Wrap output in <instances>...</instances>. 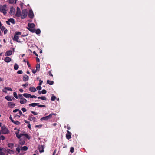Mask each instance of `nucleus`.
<instances>
[{"label": "nucleus", "mask_w": 155, "mask_h": 155, "mask_svg": "<svg viewBox=\"0 0 155 155\" xmlns=\"http://www.w3.org/2000/svg\"><path fill=\"white\" fill-rule=\"evenodd\" d=\"M53 115H56V114L54 113H51L48 116L43 117L40 119L41 121L45 120L47 121L49 119L51 118Z\"/></svg>", "instance_id": "f257e3e1"}, {"label": "nucleus", "mask_w": 155, "mask_h": 155, "mask_svg": "<svg viewBox=\"0 0 155 155\" xmlns=\"http://www.w3.org/2000/svg\"><path fill=\"white\" fill-rule=\"evenodd\" d=\"M21 32H16L14 35V37L13 38V40L14 41H16L17 42H20V41L18 40L19 39V37L18 36V35H21Z\"/></svg>", "instance_id": "f03ea898"}, {"label": "nucleus", "mask_w": 155, "mask_h": 155, "mask_svg": "<svg viewBox=\"0 0 155 155\" xmlns=\"http://www.w3.org/2000/svg\"><path fill=\"white\" fill-rule=\"evenodd\" d=\"M28 15V11L26 9H25L22 10L21 14L20 16L21 19L25 18Z\"/></svg>", "instance_id": "7ed1b4c3"}, {"label": "nucleus", "mask_w": 155, "mask_h": 155, "mask_svg": "<svg viewBox=\"0 0 155 155\" xmlns=\"http://www.w3.org/2000/svg\"><path fill=\"white\" fill-rule=\"evenodd\" d=\"M9 130L5 126H3L1 127V134H7L9 133Z\"/></svg>", "instance_id": "20e7f679"}, {"label": "nucleus", "mask_w": 155, "mask_h": 155, "mask_svg": "<svg viewBox=\"0 0 155 155\" xmlns=\"http://www.w3.org/2000/svg\"><path fill=\"white\" fill-rule=\"evenodd\" d=\"M28 16L30 18L32 19L33 18L34 15L32 10H30L29 11Z\"/></svg>", "instance_id": "39448f33"}, {"label": "nucleus", "mask_w": 155, "mask_h": 155, "mask_svg": "<svg viewBox=\"0 0 155 155\" xmlns=\"http://www.w3.org/2000/svg\"><path fill=\"white\" fill-rule=\"evenodd\" d=\"M67 134L66 136L67 139L69 140L71 137V133L68 130H67Z\"/></svg>", "instance_id": "423d86ee"}, {"label": "nucleus", "mask_w": 155, "mask_h": 155, "mask_svg": "<svg viewBox=\"0 0 155 155\" xmlns=\"http://www.w3.org/2000/svg\"><path fill=\"white\" fill-rule=\"evenodd\" d=\"M6 23L8 25H10V22H11L13 24L15 23L14 19L12 18L9 19L8 20V21H6Z\"/></svg>", "instance_id": "0eeeda50"}, {"label": "nucleus", "mask_w": 155, "mask_h": 155, "mask_svg": "<svg viewBox=\"0 0 155 155\" xmlns=\"http://www.w3.org/2000/svg\"><path fill=\"white\" fill-rule=\"evenodd\" d=\"M15 9L12 6L10 8L9 13L11 15H14L15 13Z\"/></svg>", "instance_id": "6e6552de"}, {"label": "nucleus", "mask_w": 155, "mask_h": 155, "mask_svg": "<svg viewBox=\"0 0 155 155\" xmlns=\"http://www.w3.org/2000/svg\"><path fill=\"white\" fill-rule=\"evenodd\" d=\"M38 148L39 151L40 153H42L44 151V145H39L38 147Z\"/></svg>", "instance_id": "1a4fd4ad"}, {"label": "nucleus", "mask_w": 155, "mask_h": 155, "mask_svg": "<svg viewBox=\"0 0 155 155\" xmlns=\"http://www.w3.org/2000/svg\"><path fill=\"white\" fill-rule=\"evenodd\" d=\"M8 105L10 108H12L15 106V104L13 102H8Z\"/></svg>", "instance_id": "9d476101"}, {"label": "nucleus", "mask_w": 155, "mask_h": 155, "mask_svg": "<svg viewBox=\"0 0 155 155\" xmlns=\"http://www.w3.org/2000/svg\"><path fill=\"white\" fill-rule=\"evenodd\" d=\"M28 119L30 121L33 120L34 122L35 121V118L32 114L29 115Z\"/></svg>", "instance_id": "9b49d317"}, {"label": "nucleus", "mask_w": 155, "mask_h": 155, "mask_svg": "<svg viewBox=\"0 0 155 155\" xmlns=\"http://www.w3.org/2000/svg\"><path fill=\"white\" fill-rule=\"evenodd\" d=\"M29 79L28 76L26 75H25L23 76V81L26 82L28 81Z\"/></svg>", "instance_id": "f8f14e48"}, {"label": "nucleus", "mask_w": 155, "mask_h": 155, "mask_svg": "<svg viewBox=\"0 0 155 155\" xmlns=\"http://www.w3.org/2000/svg\"><path fill=\"white\" fill-rule=\"evenodd\" d=\"M29 90L31 92H35L36 91V89L35 87L32 86L30 87L29 88Z\"/></svg>", "instance_id": "ddd939ff"}, {"label": "nucleus", "mask_w": 155, "mask_h": 155, "mask_svg": "<svg viewBox=\"0 0 155 155\" xmlns=\"http://www.w3.org/2000/svg\"><path fill=\"white\" fill-rule=\"evenodd\" d=\"M27 102V101L26 99L24 98H23L21 99H20V103L21 104H24L26 103Z\"/></svg>", "instance_id": "4468645a"}, {"label": "nucleus", "mask_w": 155, "mask_h": 155, "mask_svg": "<svg viewBox=\"0 0 155 155\" xmlns=\"http://www.w3.org/2000/svg\"><path fill=\"white\" fill-rule=\"evenodd\" d=\"M25 143V139H23L22 138H21L20 140L19 141V143L21 145H23Z\"/></svg>", "instance_id": "2eb2a0df"}, {"label": "nucleus", "mask_w": 155, "mask_h": 155, "mask_svg": "<svg viewBox=\"0 0 155 155\" xmlns=\"http://www.w3.org/2000/svg\"><path fill=\"white\" fill-rule=\"evenodd\" d=\"M23 95L26 98H31V95L27 93H24Z\"/></svg>", "instance_id": "dca6fc26"}, {"label": "nucleus", "mask_w": 155, "mask_h": 155, "mask_svg": "<svg viewBox=\"0 0 155 155\" xmlns=\"http://www.w3.org/2000/svg\"><path fill=\"white\" fill-rule=\"evenodd\" d=\"M28 26L29 27V28H33L35 27V25L33 23H28Z\"/></svg>", "instance_id": "f3484780"}, {"label": "nucleus", "mask_w": 155, "mask_h": 155, "mask_svg": "<svg viewBox=\"0 0 155 155\" xmlns=\"http://www.w3.org/2000/svg\"><path fill=\"white\" fill-rule=\"evenodd\" d=\"M11 60V58L9 57H6L5 58L4 61L5 62L8 63Z\"/></svg>", "instance_id": "a211bd4d"}, {"label": "nucleus", "mask_w": 155, "mask_h": 155, "mask_svg": "<svg viewBox=\"0 0 155 155\" xmlns=\"http://www.w3.org/2000/svg\"><path fill=\"white\" fill-rule=\"evenodd\" d=\"M39 103H32L31 104H29V106L30 107L32 106L33 107H35L36 106L38 105Z\"/></svg>", "instance_id": "6ab92c4d"}, {"label": "nucleus", "mask_w": 155, "mask_h": 155, "mask_svg": "<svg viewBox=\"0 0 155 155\" xmlns=\"http://www.w3.org/2000/svg\"><path fill=\"white\" fill-rule=\"evenodd\" d=\"M47 82L48 84L50 85H52L54 83V82L53 81H50L49 80H47Z\"/></svg>", "instance_id": "aec40b11"}, {"label": "nucleus", "mask_w": 155, "mask_h": 155, "mask_svg": "<svg viewBox=\"0 0 155 155\" xmlns=\"http://www.w3.org/2000/svg\"><path fill=\"white\" fill-rule=\"evenodd\" d=\"M24 135V134H18V133H16V136L18 138L20 139V138L22 136H23Z\"/></svg>", "instance_id": "412c9836"}, {"label": "nucleus", "mask_w": 155, "mask_h": 155, "mask_svg": "<svg viewBox=\"0 0 155 155\" xmlns=\"http://www.w3.org/2000/svg\"><path fill=\"white\" fill-rule=\"evenodd\" d=\"M5 98L9 101H12V97H11L9 96L8 95L6 96L5 97Z\"/></svg>", "instance_id": "4be33fe9"}, {"label": "nucleus", "mask_w": 155, "mask_h": 155, "mask_svg": "<svg viewBox=\"0 0 155 155\" xmlns=\"http://www.w3.org/2000/svg\"><path fill=\"white\" fill-rule=\"evenodd\" d=\"M21 16V12H16L15 16L18 17H20Z\"/></svg>", "instance_id": "5701e85b"}, {"label": "nucleus", "mask_w": 155, "mask_h": 155, "mask_svg": "<svg viewBox=\"0 0 155 155\" xmlns=\"http://www.w3.org/2000/svg\"><path fill=\"white\" fill-rule=\"evenodd\" d=\"M1 12H2L4 15H5L7 13L6 10L4 9L3 8H1Z\"/></svg>", "instance_id": "b1692460"}, {"label": "nucleus", "mask_w": 155, "mask_h": 155, "mask_svg": "<svg viewBox=\"0 0 155 155\" xmlns=\"http://www.w3.org/2000/svg\"><path fill=\"white\" fill-rule=\"evenodd\" d=\"M12 51L11 50H9L7 51L6 55L7 56H10L12 55Z\"/></svg>", "instance_id": "393cba45"}, {"label": "nucleus", "mask_w": 155, "mask_h": 155, "mask_svg": "<svg viewBox=\"0 0 155 155\" xmlns=\"http://www.w3.org/2000/svg\"><path fill=\"white\" fill-rule=\"evenodd\" d=\"M12 122L14 123L15 124L18 125L20 124L21 123L20 122L18 121H15L14 120H12Z\"/></svg>", "instance_id": "a878e982"}, {"label": "nucleus", "mask_w": 155, "mask_h": 155, "mask_svg": "<svg viewBox=\"0 0 155 155\" xmlns=\"http://www.w3.org/2000/svg\"><path fill=\"white\" fill-rule=\"evenodd\" d=\"M17 0H9V2L10 4H15Z\"/></svg>", "instance_id": "bb28decb"}, {"label": "nucleus", "mask_w": 155, "mask_h": 155, "mask_svg": "<svg viewBox=\"0 0 155 155\" xmlns=\"http://www.w3.org/2000/svg\"><path fill=\"white\" fill-rule=\"evenodd\" d=\"M38 99H41L43 100H46L47 98L45 96L39 97H38Z\"/></svg>", "instance_id": "cd10ccee"}, {"label": "nucleus", "mask_w": 155, "mask_h": 155, "mask_svg": "<svg viewBox=\"0 0 155 155\" xmlns=\"http://www.w3.org/2000/svg\"><path fill=\"white\" fill-rule=\"evenodd\" d=\"M27 29L31 32H35V29L33 28H27Z\"/></svg>", "instance_id": "c85d7f7f"}, {"label": "nucleus", "mask_w": 155, "mask_h": 155, "mask_svg": "<svg viewBox=\"0 0 155 155\" xmlns=\"http://www.w3.org/2000/svg\"><path fill=\"white\" fill-rule=\"evenodd\" d=\"M14 67L15 70H17L19 66L16 63H15L14 65Z\"/></svg>", "instance_id": "c756f323"}, {"label": "nucleus", "mask_w": 155, "mask_h": 155, "mask_svg": "<svg viewBox=\"0 0 155 155\" xmlns=\"http://www.w3.org/2000/svg\"><path fill=\"white\" fill-rule=\"evenodd\" d=\"M35 32L37 34H39L41 33V30L39 29H37L36 30L35 29Z\"/></svg>", "instance_id": "7c9ffc66"}, {"label": "nucleus", "mask_w": 155, "mask_h": 155, "mask_svg": "<svg viewBox=\"0 0 155 155\" xmlns=\"http://www.w3.org/2000/svg\"><path fill=\"white\" fill-rule=\"evenodd\" d=\"M23 136H25L28 139L30 138V137L27 134H24Z\"/></svg>", "instance_id": "2f4dec72"}, {"label": "nucleus", "mask_w": 155, "mask_h": 155, "mask_svg": "<svg viewBox=\"0 0 155 155\" xmlns=\"http://www.w3.org/2000/svg\"><path fill=\"white\" fill-rule=\"evenodd\" d=\"M27 150L28 147L26 146H23L21 149V150L24 151H26Z\"/></svg>", "instance_id": "473e14b6"}, {"label": "nucleus", "mask_w": 155, "mask_h": 155, "mask_svg": "<svg viewBox=\"0 0 155 155\" xmlns=\"http://www.w3.org/2000/svg\"><path fill=\"white\" fill-rule=\"evenodd\" d=\"M56 98V97L54 95H53L51 97V100L52 101H54Z\"/></svg>", "instance_id": "72a5a7b5"}, {"label": "nucleus", "mask_w": 155, "mask_h": 155, "mask_svg": "<svg viewBox=\"0 0 155 155\" xmlns=\"http://www.w3.org/2000/svg\"><path fill=\"white\" fill-rule=\"evenodd\" d=\"M36 70H39L40 68V65L39 64H38L36 67Z\"/></svg>", "instance_id": "f704fd0d"}, {"label": "nucleus", "mask_w": 155, "mask_h": 155, "mask_svg": "<svg viewBox=\"0 0 155 155\" xmlns=\"http://www.w3.org/2000/svg\"><path fill=\"white\" fill-rule=\"evenodd\" d=\"M42 127V125L41 124L39 125H36L35 126V128H40Z\"/></svg>", "instance_id": "c9c22d12"}, {"label": "nucleus", "mask_w": 155, "mask_h": 155, "mask_svg": "<svg viewBox=\"0 0 155 155\" xmlns=\"http://www.w3.org/2000/svg\"><path fill=\"white\" fill-rule=\"evenodd\" d=\"M13 147V144L12 143H9L8 144V147L12 149Z\"/></svg>", "instance_id": "e433bc0d"}, {"label": "nucleus", "mask_w": 155, "mask_h": 155, "mask_svg": "<svg viewBox=\"0 0 155 155\" xmlns=\"http://www.w3.org/2000/svg\"><path fill=\"white\" fill-rule=\"evenodd\" d=\"M23 94H19L18 95V97L20 99H21L24 98L22 96Z\"/></svg>", "instance_id": "4c0bfd02"}, {"label": "nucleus", "mask_w": 155, "mask_h": 155, "mask_svg": "<svg viewBox=\"0 0 155 155\" xmlns=\"http://www.w3.org/2000/svg\"><path fill=\"white\" fill-rule=\"evenodd\" d=\"M14 96L16 99L18 98V96H17V94L16 92H14L13 93Z\"/></svg>", "instance_id": "58836bf2"}, {"label": "nucleus", "mask_w": 155, "mask_h": 155, "mask_svg": "<svg viewBox=\"0 0 155 155\" xmlns=\"http://www.w3.org/2000/svg\"><path fill=\"white\" fill-rule=\"evenodd\" d=\"M47 93V91L45 89L42 90L41 91V93L43 94H45Z\"/></svg>", "instance_id": "ea45409f"}, {"label": "nucleus", "mask_w": 155, "mask_h": 155, "mask_svg": "<svg viewBox=\"0 0 155 155\" xmlns=\"http://www.w3.org/2000/svg\"><path fill=\"white\" fill-rule=\"evenodd\" d=\"M38 107H46V106L44 105H39L38 104V105H37Z\"/></svg>", "instance_id": "a19ab883"}, {"label": "nucleus", "mask_w": 155, "mask_h": 155, "mask_svg": "<svg viewBox=\"0 0 155 155\" xmlns=\"http://www.w3.org/2000/svg\"><path fill=\"white\" fill-rule=\"evenodd\" d=\"M74 151V148L73 147H71L70 148V152L71 153H73Z\"/></svg>", "instance_id": "79ce46f5"}, {"label": "nucleus", "mask_w": 155, "mask_h": 155, "mask_svg": "<svg viewBox=\"0 0 155 155\" xmlns=\"http://www.w3.org/2000/svg\"><path fill=\"white\" fill-rule=\"evenodd\" d=\"M36 88L37 89V90L39 91V90H41V89L42 87L40 86V85H39V86H37L36 87Z\"/></svg>", "instance_id": "37998d69"}, {"label": "nucleus", "mask_w": 155, "mask_h": 155, "mask_svg": "<svg viewBox=\"0 0 155 155\" xmlns=\"http://www.w3.org/2000/svg\"><path fill=\"white\" fill-rule=\"evenodd\" d=\"M16 150L19 153L20 152L21 149L19 147H17L16 148Z\"/></svg>", "instance_id": "c03bdc74"}, {"label": "nucleus", "mask_w": 155, "mask_h": 155, "mask_svg": "<svg viewBox=\"0 0 155 155\" xmlns=\"http://www.w3.org/2000/svg\"><path fill=\"white\" fill-rule=\"evenodd\" d=\"M28 85V82H27V83H26L25 84H23L22 86L23 87H26Z\"/></svg>", "instance_id": "a18cd8bd"}, {"label": "nucleus", "mask_w": 155, "mask_h": 155, "mask_svg": "<svg viewBox=\"0 0 155 155\" xmlns=\"http://www.w3.org/2000/svg\"><path fill=\"white\" fill-rule=\"evenodd\" d=\"M1 29L2 31L3 32L5 29H6V28L4 26H2V28H1Z\"/></svg>", "instance_id": "49530a36"}, {"label": "nucleus", "mask_w": 155, "mask_h": 155, "mask_svg": "<svg viewBox=\"0 0 155 155\" xmlns=\"http://www.w3.org/2000/svg\"><path fill=\"white\" fill-rule=\"evenodd\" d=\"M17 73L18 74H22L23 72L22 70H19L17 71Z\"/></svg>", "instance_id": "de8ad7c7"}, {"label": "nucleus", "mask_w": 155, "mask_h": 155, "mask_svg": "<svg viewBox=\"0 0 155 155\" xmlns=\"http://www.w3.org/2000/svg\"><path fill=\"white\" fill-rule=\"evenodd\" d=\"M5 139V137L3 135H1V140H3Z\"/></svg>", "instance_id": "09e8293b"}, {"label": "nucleus", "mask_w": 155, "mask_h": 155, "mask_svg": "<svg viewBox=\"0 0 155 155\" xmlns=\"http://www.w3.org/2000/svg\"><path fill=\"white\" fill-rule=\"evenodd\" d=\"M21 110L23 112H25L27 111L26 109L25 108H22L21 109Z\"/></svg>", "instance_id": "8fccbe9b"}, {"label": "nucleus", "mask_w": 155, "mask_h": 155, "mask_svg": "<svg viewBox=\"0 0 155 155\" xmlns=\"http://www.w3.org/2000/svg\"><path fill=\"white\" fill-rule=\"evenodd\" d=\"M19 110V109H15L13 111V112H14V113H15L18 111Z\"/></svg>", "instance_id": "3c124183"}, {"label": "nucleus", "mask_w": 155, "mask_h": 155, "mask_svg": "<svg viewBox=\"0 0 155 155\" xmlns=\"http://www.w3.org/2000/svg\"><path fill=\"white\" fill-rule=\"evenodd\" d=\"M49 75L50 76L53 77V74H52V73L51 72V71H50L48 72Z\"/></svg>", "instance_id": "603ef678"}, {"label": "nucleus", "mask_w": 155, "mask_h": 155, "mask_svg": "<svg viewBox=\"0 0 155 155\" xmlns=\"http://www.w3.org/2000/svg\"><path fill=\"white\" fill-rule=\"evenodd\" d=\"M31 113L33 114L34 115H37L38 114L37 113L33 111H31Z\"/></svg>", "instance_id": "864d4df0"}, {"label": "nucleus", "mask_w": 155, "mask_h": 155, "mask_svg": "<svg viewBox=\"0 0 155 155\" xmlns=\"http://www.w3.org/2000/svg\"><path fill=\"white\" fill-rule=\"evenodd\" d=\"M5 88L7 90H8L10 91H12V89L11 88H9L8 87H6Z\"/></svg>", "instance_id": "5fc2aeb1"}, {"label": "nucleus", "mask_w": 155, "mask_h": 155, "mask_svg": "<svg viewBox=\"0 0 155 155\" xmlns=\"http://www.w3.org/2000/svg\"><path fill=\"white\" fill-rule=\"evenodd\" d=\"M37 70H33L32 71V73L34 74H35L37 71Z\"/></svg>", "instance_id": "6e6d98bb"}, {"label": "nucleus", "mask_w": 155, "mask_h": 155, "mask_svg": "<svg viewBox=\"0 0 155 155\" xmlns=\"http://www.w3.org/2000/svg\"><path fill=\"white\" fill-rule=\"evenodd\" d=\"M36 61L37 62H40L39 59L37 57L36 58Z\"/></svg>", "instance_id": "4d7b16f0"}, {"label": "nucleus", "mask_w": 155, "mask_h": 155, "mask_svg": "<svg viewBox=\"0 0 155 155\" xmlns=\"http://www.w3.org/2000/svg\"><path fill=\"white\" fill-rule=\"evenodd\" d=\"M42 83H43V81L41 80H40L39 85H41L42 84Z\"/></svg>", "instance_id": "13d9d810"}, {"label": "nucleus", "mask_w": 155, "mask_h": 155, "mask_svg": "<svg viewBox=\"0 0 155 155\" xmlns=\"http://www.w3.org/2000/svg\"><path fill=\"white\" fill-rule=\"evenodd\" d=\"M2 91L3 92L6 93L7 92L6 89L5 88H4L2 90Z\"/></svg>", "instance_id": "bf43d9fd"}, {"label": "nucleus", "mask_w": 155, "mask_h": 155, "mask_svg": "<svg viewBox=\"0 0 155 155\" xmlns=\"http://www.w3.org/2000/svg\"><path fill=\"white\" fill-rule=\"evenodd\" d=\"M16 10H17L16 12H21V11H20V8L18 7L17 8Z\"/></svg>", "instance_id": "052dcab7"}, {"label": "nucleus", "mask_w": 155, "mask_h": 155, "mask_svg": "<svg viewBox=\"0 0 155 155\" xmlns=\"http://www.w3.org/2000/svg\"><path fill=\"white\" fill-rule=\"evenodd\" d=\"M26 62L27 63V65L29 67H31V65L30 64L29 62L28 61H26Z\"/></svg>", "instance_id": "680f3d73"}, {"label": "nucleus", "mask_w": 155, "mask_h": 155, "mask_svg": "<svg viewBox=\"0 0 155 155\" xmlns=\"http://www.w3.org/2000/svg\"><path fill=\"white\" fill-rule=\"evenodd\" d=\"M19 114L20 116H21L22 115V112L19 110Z\"/></svg>", "instance_id": "e2e57ef3"}, {"label": "nucleus", "mask_w": 155, "mask_h": 155, "mask_svg": "<svg viewBox=\"0 0 155 155\" xmlns=\"http://www.w3.org/2000/svg\"><path fill=\"white\" fill-rule=\"evenodd\" d=\"M2 149L1 148V155H5V153L2 152L1 151Z\"/></svg>", "instance_id": "0e129e2a"}, {"label": "nucleus", "mask_w": 155, "mask_h": 155, "mask_svg": "<svg viewBox=\"0 0 155 155\" xmlns=\"http://www.w3.org/2000/svg\"><path fill=\"white\" fill-rule=\"evenodd\" d=\"M37 98V97L35 95H31V98Z\"/></svg>", "instance_id": "69168bd1"}, {"label": "nucleus", "mask_w": 155, "mask_h": 155, "mask_svg": "<svg viewBox=\"0 0 155 155\" xmlns=\"http://www.w3.org/2000/svg\"><path fill=\"white\" fill-rule=\"evenodd\" d=\"M8 152L10 153H13V151L12 150H9V151Z\"/></svg>", "instance_id": "338daca9"}, {"label": "nucleus", "mask_w": 155, "mask_h": 155, "mask_svg": "<svg viewBox=\"0 0 155 155\" xmlns=\"http://www.w3.org/2000/svg\"><path fill=\"white\" fill-rule=\"evenodd\" d=\"M28 127L30 130H31V125L30 124H28Z\"/></svg>", "instance_id": "774afa93"}]
</instances>
